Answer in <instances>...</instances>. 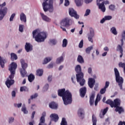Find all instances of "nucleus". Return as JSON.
I'll return each mask as SVG.
<instances>
[{"label": "nucleus", "instance_id": "1", "mask_svg": "<svg viewBox=\"0 0 125 125\" xmlns=\"http://www.w3.org/2000/svg\"><path fill=\"white\" fill-rule=\"evenodd\" d=\"M58 95L62 97L64 105H68L72 103V94L69 90L62 88L58 90Z\"/></svg>", "mask_w": 125, "mask_h": 125}, {"label": "nucleus", "instance_id": "2", "mask_svg": "<svg viewBox=\"0 0 125 125\" xmlns=\"http://www.w3.org/2000/svg\"><path fill=\"white\" fill-rule=\"evenodd\" d=\"M32 37L37 42H42L46 39V33L37 29L32 32Z\"/></svg>", "mask_w": 125, "mask_h": 125}, {"label": "nucleus", "instance_id": "3", "mask_svg": "<svg viewBox=\"0 0 125 125\" xmlns=\"http://www.w3.org/2000/svg\"><path fill=\"white\" fill-rule=\"evenodd\" d=\"M44 1L42 4V8L44 12H49L52 13L54 11L53 3H55L56 0H44ZM48 0V2H47Z\"/></svg>", "mask_w": 125, "mask_h": 125}, {"label": "nucleus", "instance_id": "4", "mask_svg": "<svg viewBox=\"0 0 125 125\" xmlns=\"http://www.w3.org/2000/svg\"><path fill=\"white\" fill-rule=\"evenodd\" d=\"M75 71L78 74H76V79L78 83H79L80 85L83 86L84 85L85 80L83 79V73L82 72V66L80 65H77L75 68Z\"/></svg>", "mask_w": 125, "mask_h": 125}, {"label": "nucleus", "instance_id": "5", "mask_svg": "<svg viewBox=\"0 0 125 125\" xmlns=\"http://www.w3.org/2000/svg\"><path fill=\"white\" fill-rule=\"evenodd\" d=\"M114 74L116 83L118 84L120 89L123 90V84L124 83V78L120 75V72L116 67L114 68Z\"/></svg>", "mask_w": 125, "mask_h": 125}, {"label": "nucleus", "instance_id": "6", "mask_svg": "<svg viewBox=\"0 0 125 125\" xmlns=\"http://www.w3.org/2000/svg\"><path fill=\"white\" fill-rule=\"evenodd\" d=\"M60 24H61L62 26L70 27V26H72V25H74L75 24V21H74V20L72 19L66 18L61 21Z\"/></svg>", "mask_w": 125, "mask_h": 125}, {"label": "nucleus", "instance_id": "7", "mask_svg": "<svg viewBox=\"0 0 125 125\" xmlns=\"http://www.w3.org/2000/svg\"><path fill=\"white\" fill-rule=\"evenodd\" d=\"M105 0H97V4L99 6V9L102 11V12H105L106 11V7L104 4H109V1Z\"/></svg>", "mask_w": 125, "mask_h": 125}, {"label": "nucleus", "instance_id": "8", "mask_svg": "<svg viewBox=\"0 0 125 125\" xmlns=\"http://www.w3.org/2000/svg\"><path fill=\"white\" fill-rule=\"evenodd\" d=\"M106 104H109L111 108L118 107V106H120L121 105V100L119 99H116L113 102L111 100H108L105 102Z\"/></svg>", "mask_w": 125, "mask_h": 125}, {"label": "nucleus", "instance_id": "9", "mask_svg": "<svg viewBox=\"0 0 125 125\" xmlns=\"http://www.w3.org/2000/svg\"><path fill=\"white\" fill-rule=\"evenodd\" d=\"M17 69V63L15 62H12L9 66L8 70L11 73L10 77L14 78L15 73Z\"/></svg>", "mask_w": 125, "mask_h": 125}, {"label": "nucleus", "instance_id": "10", "mask_svg": "<svg viewBox=\"0 0 125 125\" xmlns=\"http://www.w3.org/2000/svg\"><path fill=\"white\" fill-rule=\"evenodd\" d=\"M68 13L71 17H74L75 19H80V15H78L77 11L73 8H70L68 9Z\"/></svg>", "mask_w": 125, "mask_h": 125}, {"label": "nucleus", "instance_id": "11", "mask_svg": "<svg viewBox=\"0 0 125 125\" xmlns=\"http://www.w3.org/2000/svg\"><path fill=\"white\" fill-rule=\"evenodd\" d=\"M94 29L92 28H90L89 33L87 34L88 40L90 42H93V38L94 37Z\"/></svg>", "mask_w": 125, "mask_h": 125}, {"label": "nucleus", "instance_id": "12", "mask_svg": "<svg viewBox=\"0 0 125 125\" xmlns=\"http://www.w3.org/2000/svg\"><path fill=\"white\" fill-rule=\"evenodd\" d=\"M14 77H10V75L9 76V78L7 79V81L5 82L6 85L7 87L9 88L12 84L14 83V80L13 79Z\"/></svg>", "mask_w": 125, "mask_h": 125}, {"label": "nucleus", "instance_id": "13", "mask_svg": "<svg viewBox=\"0 0 125 125\" xmlns=\"http://www.w3.org/2000/svg\"><path fill=\"white\" fill-rule=\"evenodd\" d=\"M45 117H46V112L44 111L42 114V116L40 119V125H45Z\"/></svg>", "mask_w": 125, "mask_h": 125}, {"label": "nucleus", "instance_id": "14", "mask_svg": "<svg viewBox=\"0 0 125 125\" xmlns=\"http://www.w3.org/2000/svg\"><path fill=\"white\" fill-rule=\"evenodd\" d=\"M41 16L42 17V20L44 21L45 22H47V23H49V22H51V19L48 17L47 16L44 15V14L42 13H41Z\"/></svg>", "mask_w": 125, "mask_h": 125}, {"label": "nucleus", "instance_id": "15", "mask_svg": "<svg viewBox=\"0 0 125 125\" xmlns=\"http://www.w3.org/2000/svg\"><path fill=\"white\" fill-rule=\"evenodd\" d=\"M94 83H95V80L93 78H89L88 81V84L90 88H93Z\"/></svg>", "mask_w": 125, "mask_h": 125}, {"label": "nucleus", "instance_id": "16", "mask_svg": "<svg viewBox=\"0 0 125 125\" xmlns=\"http://www.w3.org/2000/svg\"><path fill=\"white\" fill-rule=\"evenodd\" d=\"M50 118H51V119H52V121H53L55 123L58 122V120H59L58 114L55 113L51 114L50 115Z\"/></svg>", "mask_w": 125, "mask_h": 125}, {"label": "nucleus", "instance_id": "17", "mask_svg": "<svg viewBox=\"0 0 125 125\" xmlns=\"http://www.w3.org/2000/svg\"><path fill=\"white\" fill-rule=\"evenodd\" d=\"M25 49L26 52H30L33 50V46L31 43L26 42L25 45Z\"/></svg>", "mask_w": 125, "mask_h": 125}, {"label": "nucleus", "instance_id": "18", "mask_svg": "<svg viewBox=\"0 0 125 125\" xmlns=\"http://www.w3.org/2000/svg\"><path fill=\"white\" fill-rule=\"evenodd\" d=\"M49 107L53 110H57V109H58V104L54 102H52L49 103Z\"/></svg>", "mask_w": 125, "mask_h": 125}, {"label": "nucleus", "instance_id": "19", "mask_svg": "<svg viewBox=\"0 0 125 125\" xmlns=\"http://www.w3.org/2000/svg\"><path fill=\"white\" fill-rule=\"evenodd\" d=\"M64 56H63L58 57L56 60V64L57 65H60V64L64 62Z\"/></svg>", "mask_w": 125, "mask_h": 125}, {"label": "nucleus", "instance_id": "20", "mask_svg": "<svg viewBox=\"0 0 125 125\" xmlns=\"http://www.w3.org/2000/svg\"><path fill=\"white\" fill-rule=\"evenodd\" d=\"M7 62V60L5 59L4 58L0 56V65L1 68H4V64L5 63Z\"/></svg>", "mask_w": 125, "mask_h": 125}, {"label": "nucleus", "instance_id": "21", "mask_svg": "<svg viewBox=\"0 0 125 125\" xmlns=\"http://www.w3.org/2000/svg\"><path fill=\"white\" fill-rule=\"evenodd\" d=\"M20 20L21 22L26 23L27 22V16L24 13H21L20 14Z\"/></svg>", "mask_w": 125, "mask_h": 125}, {"label": "nucleus", "instance_id": "22", "mask_svg": "<svg viewBox=\"0 0 125 125\" xmlns=\"http://www.w3.org/2000/svg\"><path fill=\"white\" fill-rule=\"evenodd\" d=\"M80 92L81 97H84V95H85V93H86V87H84L81 88L80 90Z\"/></svg>", "mask_w": 125, "mask_h": 125}, {"label": "nucleus", "instance_id": "23", "mask_svg": "<svg viewBox=\"0 0 125 125\" xmlns=\"http://www.w3.org/2000/svg\"><path fill=\"white\" fill-rule=\"evenodd\" d=\"M108 111V107H106V108L104 109H102L100 114V117L101 119L104 118V116L106 115V113H107Z\"/></svg>", "mask_w": 125, "mask_h": 125}, {"label": "nucleus", "instance_id": "24", "mask_svg": "<svg viewBox=\"0 0 125 125\" xmlns=\"http://www.w3.org/2000/svg\"><path fill=\"white\" fill-rule=\"evenodd\" d=\"M95 96V93L93 92L90 97L89 103H90V105L91 106H92V105H93V103H94Z\"/></svg>", "mask_w": 125, "mask_h": 125}, {"label": "nucleus", "instance_id": "25", "mask_svg": "<svg viewBox=\"0 0 125 125\" xmlns=\"http://www.w3.org/2000/svg\"><path fill=\"white\" fill-rule=\"evenodd\" d=\"M21 69L26 70V69H27V68L28 67V64L25 62V61L22 59L21 60Z\"/></svg>", "mask_w": 125, "mask_h": 125}, {"label": "nucleus", "instance_id": "26", "mask_svg": "<svg viewBox=\"0 0 125 125\" xmlns=\"http://www.w3.org/2000/svg\"><path fill=\"white\" fill-rule=\"evenodd\" d=\"M78 116L81 118H83L84 116V110L83 108H80L78 111Z\"/></svg>", "mask_w": 125, "mask_h": 125}, {"label": "nucleus", "instance_id": "27", "mask_svg": "<svg viewBox=\"0 0 125 125\" xmlns=\"http://www.w3.org/2000/svg\"><path fill=\"white\" fill-rule=\"evenodd\" d=\"M74 2L76 6H82L83 3V0H74Z\"/></svg>", "mask_w": 125, "mask_h": 125}, {"label": "nucleus", "instance_id": "28", "mask_svg": "<svg viewBox=\"0 0 125 125\" xmlns=\"http://www.w3.org/2000/svg\"><path fill=\"white\" fill-rule=\"evenodd\" d=\"M51 60H52V57H46L44 59L42 64H43V65H45V64H47V63H49V62H50Z\"/></svg>", "mask_w": 125, "mask_h": 125}, {"label": "nucleus", "instance_id": "29", "mask_svg": "<svg viewBox=\"0 0 125 125\" xmlns=\"http://www.w3.org/2000/svg\"><path fill=\"white\" fill-rule=\"evenodd\" d=\"M121 42H122V45H124V41L125 42V30H124L121 34Z\"/></svg>", "mask_w": 125, "mask_h": 125}, {"label": "nucleus", "instance_id": "30", "mask_svg": "<svg viewBox=\"0 0 125 125\" xmlns=\"http://www.w3.org/2000/svg\"><path fill=\"white\" fill-rule=\"evenodd\" d=\"M10 59L12 61H14V60H17V59H18V57H17L16 54L12 53H11Z\"/></svg>", "mask_w": 125, "mask_h": 125}, {"label": "nucleus", "instance_id": "31", "mask_svg": "<svg viewBox=\"0 0 125 125\" xmlns=\"http://www.w3.org/2000/svg\"><path fill=\"white\" fill-rule=\"evenodd\" d=\"M43 74V70L42 69H37L36 70V75L39 77H42Z\"/></svg>", "mask_w": 125, "mask_h": 125}, {"label": "nucleus", "instance_id": "32", "mask_svg": "<svg viewBox=\"0 0 125 125\" xmlns=\"http://www.w3.org/2000/svg\"><path fill=\"white\" fill-rule=\"evenodd\" d=\"M20 72L22 78H24V77H26V76H27V71H26L25 69H22V68H21L20 70Z\"/></svg>", "mask_w": 125, "mask_h": 125}, {"label": "nucleus", "instance_id": "33", "mask_svg": "<svg viewBox=\"0 0 125 125\" xmlns=\"http://www.w3.org/2000/svg\"><path fill=\"white\" fill-rule=\"evenodd\" d=\"M110 32L114 35V36H117L118 35V31L115 27H112L110 28Z\"/></svg>", "mask_w": 125, "mask_h": 125}, {"label": "nucleus", "instance_id": "34", "mask_svg": "<svg viewBox=\"0 0 125 125\" xmlns=\"http://www.w3.org/2000/svg\"><path fill=\"white\" fill-rule=\"evenodd\" d=\"M77 61L78 62H79V63H80L81 64L84 63L83 58V56H82L81 55H78L77 58Z\"/></svg>", "mask_w": 125, "mask_h": 125}, {"label": "nucleus", "instance_id": "35", "mask_svg": "<svg viewBox=\"0 0 125 125\" xmlns=\"http://www.w3.org/2000/svg\"><path fill=\"white\" fill-rule=\"evenodd\" d=\"M21 110V111L23 113V114H28V110H27V108L26 107V105L25 104H23L22 105Z\"/></svg>", "mask_w": 125, "mask_h": 125}, {"label": "nucleus", "instance_id": "36", "mask_svg": "<svg viewBox=\"0 0 125 125\" xmlns=\"http://www.w3.org/2000/svg\"><path fill=\"white\" fill-rule=\"evenodd\" d=\"M67 45H68V40L66 39H64L62 41V47H67Z\"/></svg>", "mask_w": 125, "mask_h": 125}, {"label": "nucleus", "instance_id": "37", "mask_svg": "<svg viewBox=\"0 0 125 125\" xmlns=\"http://www.w3.org/2000/svg\"><path fill=\"white\" fill-rule=\"evenodd\" d=\"M101 95L99 94H98L97 95L96 99L95 102V106H97V104H98V102H99V101H100V100L101 99Z\"/></svg>", "mask_w": 125, "mask_h": 125}, {"label": "nucleus", "instance_id": "38", "mask_svg": "<svg viewBox=\"0 0 125 125\" xmlns=\"http://www.w3.org/2000/svg\"><path fill=\"white\" fill-rule=\"evenodd\" d=\"M28 79L29 82H30V83H32L35 80V75L33 74H30L28 76Z\"/></svg>", "mask_w": 125, "mask_h": 125}, {"label": "nucleus", "instance_id": "39", "mask_svg": "<svg viewBox=\"0 0 125 125\" xmlns=\"http://www.w3.org/2000/svg\"><path fill=\"white\" fill-rule=\"evenodd\" d=\"M115 108L116 112H118L119 114H121L122 112H124V109L122 107L116 106Z\"/></svg>", "mask_w": 125, "mask_h": 125}, {"label": "nucleus", "instance_id": "40", "mask_svg": "<svg viewBox=\"0 0 125 125\" xmlns=\"http://www.w3.org/2000/svg\"><path fill=\"white\" fill-rule=\"evenodd\" d=\"M61 125H68V123H67V120H66V118L63 117L62 119Z\"/></svg>", "mask_w": 125, "mask_h": 125}, {"label": "nucleus", "instance_id": "41", "mask_svg": "<svg viewBox=\"0 0 125 125\" xmlns=\"http://www.w3.org/2000/svg\"><path fill=\"white\" fill-rule=\"evenodd\" d=\"M92 49H93V47L92 46L88 47L85 50L86 53H87V54H90V51H91V50H92Z\"/></svg>", "mask_w": 125, "mask_h": 125}, {"label": "nucleus", "instance_id": "42", "mask_svg": "<svg viewBox=\"0 0 125 125\" xmlns=\"http://www.w3.org/2000/svg\"><path fill=\"white\" fill-rule=\"evenodd\" d=\"M54 65H55V63L54 62H51L47 66L46 68L47 69H52Z\"/></svg>", "mask_w": 125, "mask_h": 125}, {"label": "nucleus", "instance_id": "43", "mask_svg": "<svg viewBox=\"0 0 125 125\" xmlns=\"http://www.w3.org/2000/svg\"><path fill=\"white\" fill-rule=\"evenodd\" d=\"M123 46L122 45V42H121V45H118L117 46V50L118 51H120V52H124V50H123Z\"/></svg>", "mask_w": 125, "mask_h": 125}, {"label": "nucleus", "instance_id": "44", "mask_svg": "<svg viewBox=\"0 0 125 125\" xmlns=\"http://www.w3.org/2000/svg\"><path fill=\"white\" fill-rule=\"evenodd\" d=\"M19 31L21 32V33H23V31H24V25L23 24H20Z\"/></svg>", "mask_w": 125, "mask_h": 125}, {"label": "nucleus", "instance_id": "45", "mask_svg": "<svg viewBox=\"0 0 125 125\" xmlns=\"http://www.w3.org/2000/svg\"><path fill=\"white\" fill-rule=\"evenodd\" d=\"M92 125H96V123H97V119H96V117L94 115L92 116Z\"/></svg>", "mask_w": 125, "mask_h": 125}, {"label": "nucleus", "instance_id": "46", "mask_svg": "<svg viewBox=\"0 0 125 125\" xmlns=\"http://www.w3.org/2000/svg\"><path fill=\"white\" fill-rule=\"evenodd\" d=\"M14 122V117H10L8 118V123L9 124H13Z\"/></svg>", "mask_w": 125, "mask_h": 125}, {"label": "nucleus", "instance_id": "47", "mask_svg": "<svg viewBox=\"0 0 125 125\" xmlns=\"http://www.w3.org/2000/svg\"><path fill=\"white\" fill-rule=\"evenodd\" d=\"M48 87H49V85L48 84V83L45 84L43 88V91H47V90L48 89Z\"/></svg>", "mask_w": 125, "mask_h": 125}, {"label": "nucleus", "instance_id": "48", "mask_svg": "<svg viewBox=\"0 0 125 125\" xmlns=\"http://www.w3.org/2000/svg\"><path fill=\"white\" fill-rule=\"evenodd\" d=\"M16 15V14L15 13H13L11 15L9 19L10 22H12V21H13V20L14 19V18L15 17Z\"/></svg>", "mask_w": 125, "mask_h": 125}, {"label": "nucleus", "instance_id": "49", "mask_svg": "<svg viewBox=\"0 0 125 125\" xmlns=\"http://www.w3.org/2000/svg\"><path fill=\"white\" fill-rule=\"evenodd\" d=\"M49 42L52 44H56L57 43V41L55 39H50Z\"/></svg>", "mask_w": 125, "mask_h": 125}, {"label": "nucleus", "instance_id": "50", "mask_svg": "<svg viewBox=\"0 0 125 125\" xmlns=\"http://www.w3.org/2000/svg\"><path fill=\"white\" fill-rule=\"evenodd\" d=\"M90 11H91L90 9H87V10H86L85 14L84 15V16H85V17L88 16V15H89V14H90Z\"/></svg>", "mask_w": 125, "mask_h": 125}, {"label": "nucleus", "instance_id": "51", "mask_svg": "<svg viewBox=\"0 0 125 125\" xmlns=\"http://www.w3.org/2000/svg\"><path fill=\"white\" fill-rule=\"evenodd\" d=\"M14 105L16 108H21L22 107V103L14 104Z\"/></svg>", "mask_w": 125, "mask_h": 125}, {"label": "nucleus", "instance_id": "52", "mask_svg": "<svg viewBox=\"0 0 125 125\" xmlns=\"http://www.w3.org/2000/svg\"><path fill=\"white\" fill-rule=\"evenodd\" d=\"M115 7L116 6H115V5H113V4H111L109 6V9L110 10H112V11H114V10H115Z\"/></svg>", "mask_w": 125, "mask_h": 125}, {"label": "nucleus", "instance_id": "53", "mask_svg": "<svg viewBox=\"0 0 125 125\" xmlns=\"http://www.w3.org/2000/svg\"><path fill=\"white\" fill-rule=\"evenodd\" d=\"M38 97V93H35L30 96V99L33 100Z\"/></svg>", "mask_w": 125, "mask_h": 125}, {"label": "nucleus", "instance_id": "54", "mask_svg": "<svg viewBox=\"0 0 125 125\" xmlns=\"http://www.w3.org/2000/svg\"><path fill=\"white\" fill-rule=\"evenodd\" d=\"M118 65L120 67L123 68V69H124L125 68V63L120 62H119Z\"/></svg>", "mask_w": 125, "mask_h": 125}, {"label": "nucleus", "instance_id": "55", "mask_svg": "<svg viewBox=\"0 0 125 125\" xmlns=\"http://www.w3.org/2000/svg\"><path fill=\"white\" fill-rule=\"evenodd\" d=\"M83 40H81L79 44V47L80 48H83Z\"/></svg>", "mask_w": 125, "mask_h": 125}, {"label": "nucleus", "instance_id": "56", "mask_svg": "<svg viewBox=\"0 0 125 125\" xmlns=\"http://www.w3.org/2000/svg\"><path fill=\"white\" fill-rule=\"evenodd\" d=\"M105 92H106V88L104 87L102 88L100 91L101 94H104Z\"/></svg>", "mask_w": 125, "mask_h": 125}, {"label": "nucleus", "instance_id": "57", "mask_svg": "<svg viewBox=\"0 0 125 125\" xmlns=\"http://www.w3.org/2000/svg\"><path fill=\"white\" fill-rule=\"evenodd\" d=\"M104 19L106 21H109V20H111V19H112V16H105L104 17Z\"/></svg>", "mask_w": 125, "mask_h": 125}, {"label": "nucleus", "instance_id": "58", "mask_svg": "<svg viewBox=\"0 0 125 125\" xmlns=\"http://www.w3.org/2000/svg\"><path fill=\"white\" fill-rule=\"evenodd\" d=\"M92 1H93V0H84V2L86 3V4L91 3Z\"/></svg>", "mask_w": 125, "mask_h": 125}, {"label": "nucleus", "instance_id": "59", "mask_svg": "<svg viewBox=\"0 0 125 125\" xmlns=\"http://www.w3.org/2000/svg\"><path fill=\"white\" fill-rule=\"evenodd\" d=\"M26 90H27V87L26 86H22L20 88V91L21 92L26 91Z\"/></svg>", "mask_w": 125, "mask_h": 125}, {"label": "nucleus", "instance_id": "60", "mask_svg": "<svg viewBox=\"0 0 125 125\" xmlns=\"http://www.w3.org/2000/svg\"><path fill=\"white\" fill-rule=\"evenodd\" d=\"M64 6H68L70 4V1H69V0H64Z\"/></svg>", "mask_w": 125, "mask_h": 125}, {"label": "nucleus", "instance_id": "61", "mask_svg": "<svg viewBox=\"0 0 125 125\" xmlns=\"http://www.w3.org/2000/svg\"><path fill=\"white\" fill-rule=\"evenodd\" d=\"M104 51L105 52H108L109 50V47L108 46H104L103 48Z\"/></svg>", "mask_w": 125, "mask_h": 125}, {"label": "nucleus", "instance_id": "62", "mask_svg": "<svg viewBox=\"0 0 125 125\" xmlns=\"http://www.w3.org/2000/svg\"><path fill=\"white\" fill-rule=\"evenodd\" d=\"M88 73L89 74V75H91L92 74V68L89 67L87 70Z\"/></svg>", "mask_w": 125, "mask_h": 125}, {"label": "nucleus", "instance_id": "63", "mask_svg": "<svg viewBox=\"0 0 125 125\" xmlns=\"http://www.w3.org/2000/svg\"><path fill=\"white\" fill-rule=\"evenodd\" d=\"M47 81L49 83H50L52 81V75H50L48 77Z\"/></svg>", "mask_w": 125, "mask_h": 125}, {"label": "nucleus", "instance_id": "64", "mask_svg": "<svg viewBox=\"0 0 125 125\" xmlns=\"http://www.w3.org/2000/svg\"><path fill=\"white\" fill-rule=\"evenodd\" d=\"M109 84H110V83L108 81H106L105 82V85L104 87L105 89L108 88V87L109 86Z\"/></svg>", "mask_w": 125, "mask_h": 125}]
</instances>
